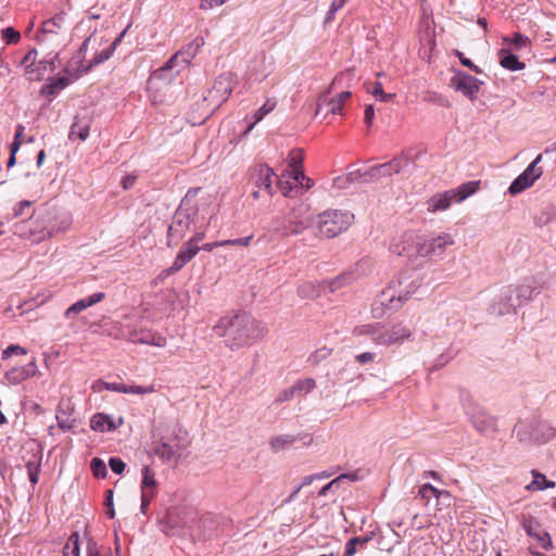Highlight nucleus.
Segmentation results:
<instances>
[{
    "label": "nucleus",
    "instance_id": "f257e3e1",
    "mask_svg": "<svg viewBox=\"0 0 556 556\" xmlns=\"http://www.w3.org/2000/svg\"><path fill=\"white\" fill-rule=\"evenodd\" d=\"M214 330L231 350L250 345L264 336L261 324L244 312L220 318Z\"/></svg>",
    "mask_w": 556,
    "mask_h": 556
},
{
    "label": "nucleus",
    "instance_id": "f03ea898",
    "mask_svg": "<svg viewBox=\"0 0 556 556\" xmlns=\"http://www.w3.org/2000/svg\"><path fill=\"white\" fill-rule=\"evenodd\" d=\"M541 289L542 287L533 277L526 278L520 285L506 286L491 305L490 312L497 316L516 313L518 307L529 303L534 295L541 292Z\"/></svg>",
    "mask_w": 556,
    "mask_h": 556
},
{
    "label": "nucleus",
    "instance_id": "7ed1b4c3",
    "mask_svg": "<svg viewBox=\"0 0 556 556\" xmlns=\"http://www.w3.org/2000/svg\"><path fill=\"white\" fill-rule=\"evenodd\" d=\"M311 226L308 217H304L295 208L273 218L268 230L258 240L271 242L277 238L299 236Z\"/></svg>",
    "mask_w": 556,
    "mask_h": 556
},
{
    "label": "nucleus",
    "instance_id": "20e7f679",
    "mask_svg": "<svg viewBox=\"0 0 556 556\" xmlns=\"http://www.w3.org/2000/svg\"><path fill=\"white\" fill-rule=\"evenodd\" d=\"M190 445L187 431L178 428L170 434L163 435L152 447V454L157 456L164 464L177 466Z\"/></svg>",
    "mask_w": 556,
    "mask_h": 556
},
{
    "label": "nucleus",
    "instance_id": "39448f33",
    "mask_svg": "<svg viewBox=\"0 0 556 556\" xmlns=\"http://www.w3.org/2000/svg\"><path fill=\"white\" fill-rule=\"evenodd\" d=\"M419 285L409 280L407 277L399 278L397 281H392L390 286L381 292L378 302L390 311H396L416 292Z\"/></svg>",
    "mask_w": 556,
    "mask_h": 556
},
{
    "label": "nucleus",
    "instance_id": "423d86ee",
    "mask_svg": "<svg viewBox=\"0 0 556 556\" xmlns=\"http://www.w3.org/2000/svg\"><path fill=\"white\" fill-rule=\"evenodd\" d=\"M354 215L349 211L327 210L317 216V228L326 238H334L353 223Z\"/></svg>",
    "mask_w": 556,
    "mask_h": 556
},
{
    "label": "nucleus",
    "instance_id": "0eeeda50",
    "mask_svg": "<svg viewBox=\"0 0 556 556\" xmlns=\"http://www.w3.org/2000/svg\"><path fill=\"white\" fill-rule=\"evenodd\" d=\"M516 437L520 442L545 443L556 435V430L545 421L526 420L515 426Z\"/></svg>",
    "mask_w": 556,
    "mask_h": 556
},
{
    "label": "nucleus",
    "instance_id": "6e6552de",
    "mask_svg": "<svg viewBox=\"0 0 556 556\" xmlns=\"http://www.w3.org/2000/svg\"><path fill=\"white\" fill-rule=\"evenodd\" d=\"M188 202L182 200L174 216L172 224L167 230V245H177L178 242L186 236L193 223V217L197 211L193 207L187 206Z\"/></svg>",
    "mask_w": 556,
    "mask_h": 556
},
{
    "label": "nucleus",
    "instance_id": "1a4fd4ad",
    "mask_svg": "<svg viewBox=\"0 0 556 556\" xmlns=\"http://www.w3.org/2000/svg\"><path fill=\"white\" fill-rule=\"evenodd\" d=\"M455 243L454 237L451 233L441 232L435 238L426 239L418 236L416 243L413 245L414 252L408 251L409 257H427V256H441L444 254L448 247Z\"/></svg>",
    "mask_w": 556,
    "mask_h": 556
},
{
    "label": "nucleus",
    "instance_id": "9d476101",
    "mask_svg": "<svg viewBox=\"0 0 556 556\" xmlns=\"http://www.w3.org/2000/svg\"><path fill=\"white\" fill-rule=\"evenodd\" d=\"M47 222H49V219L43 216L24 220L16 225L15 232L18 236L25 237L35 243H39L48 238L53 237L54 230L47 229Z\"/></svg>",
    "mask_w": 556,
    "mask_h": 556
},
{
    "label": "nucleus",
    "instance_id": "9b49d317",
    "mask_svg": "<svg viewBox=\"0 0 556 556\" xmlns=\"http://www.w3.org/2000/svg\"><path fill=\"white\" fill-rule=\"evenodd\" d=\"M233 81L235 75L231 72H225L220 74L215 79L212 89L207 91V96L204 97V101L210 102V104L214 108H218L230 96Z\"/></svg>",
    "mask_w": 556,
    "mask_h": 556
},
{
    "label": "nucleus",
    "instance_id": "f8f14e48",
    "mask_svg": "<svg viewBox=\"0 0 556 556\" xmlns=\"http://www.w3.org/2000/svg\"><path fill=\"white\" fill-rule=\"evenodd\" d=\"M542 161V154H539L529 165L528 167L513 180L508 188V192L511 195H516L526 189L530 188L538 178L541 177L543 170L541 167H538L539 163Z\"/></svg>",
    "mask_w": 556,
    "mask_h": 556
},
{
    "label": "nucleus",
    "instance_id": "ddd939ff",
    "mask_svg": "<svg viewBox=\"0 0 556 556\" xmlns=\"http://www.w3.org/2000/svg\"><path fill=\"white\" fill-rule=\"evenodd\" d=\"M121 337L128 339L132 343L150 344L159 348L166 345V338L162 334L153 332L150 329L131 328L129 325L122 327Z\"/></svg>",
    "mask_w": 556,
    "mask_h": 556
},
{
    "label": "nucleus",
    "instance_id": "4468645a",
    "mask_svg": "<svg viewBox=\"0 0 556 556\" xmlns=\"http://www.w3.org/2000/svg\"><path fill=\"white\" fill-rule=\"evenodd\" d=\"M204 45L201 37L195 38L191 43L187 45L182 50L175 53L161 68V71H172L177 68L179 72L197 55L199 49Z\"/></svg>",
    "mask_w": 556,
    "mask_h": 556
},
{
    "label": "nucleus",
    "instance_id": "2eb2a0df",
    "mask_svg": "<svg viewBox=\"0 0 556 556\" xmlns=\"http://www.w3.org/2000/svg\"><path fill=\"white\" fill-rule=\"evenodd\" d=\"M412 331L403 324L393 325L387 328L380 324L379 337L376 338L377 345L389 346L392 344L402 343L405 339L410 338Z\"/></svg>",
    "mask_w": 556,
    "mask_h": 556
},
{
    "label": "nucleus",
    "instance_id": "dca6fc26",
    "mask_svg": "<svg viewBox=\"0 0 556 556\" xmlns=\"http://www.w3.org/2000/svg\"><path fill=\"white\" fill-rule=\"evenodd\" d=\"M466 414L470 418V421L475 429L480 433H492L496 430V420L494 417L489 415L480 406H471L466 409Z\"/></svg>",
    "mask_w": 556,
    "mask_h": 556
},
{
    "label": "nucleus",
    "instance_id": "f3484780",
    "mask_svg": "<svg viewBox=\"0 0 556 556\" xmlns=\"http://www.w3.org/2000/svg\"><path fill=\"white\" fill-rule=\"evenodd\" d=\"M451 85L456 91L473 100L479 92L482 81L467 73L458 72L452 77Z\"/></svg>",
    "mask_w": 556,
    "mask_h": 556
},
{
    "label": "nucleus",
    "instance_id": "a211bd4d",
    "mask_svg": "<svg viewBox=\"0 0 556 556\" xmlns=\"http://www.w3.org/2000/svg\"><path fill=\"white\" fill-rule=\"evenodd\" d=\"M37 50H29L26 55L22 59L21 65L24 66L25 73L29 80H39L42 78L48 66L53 67V59L51 61H40L36 64Z\"/></svg>",
    "mask_w": 556,
    "mask_h": 556
},
{
    "label": "nucleus",
    "instance_id": "6ab92c4d",
    "mask_svg": "<svg viewBox=\"0 0 556 556\" xmlns=\"http://www.w3.org/2000/svg\"><path fill=\"white\" fill-rule=\"evenodd\" d=\"M410 162L412 156L408 153H402L390 162L376 165L375 170L380 175V177L392 176L404 170L410 164Z\"/></svg>",
    "mask_w": 556,
    "mask_h": 556
},
{
    "label": "nucleus",
    "instance_id": "aec40b11",
    "mask_svg": "<svg viewBox=\"0 0 556 556\" xmlns=\"http://www.w3.org/2000/svg\"><path fill=\"white\" fill-rule=\"evenodd\" d=\"M275 176L273 169L265 165L258 164L253 168L252 180L258 189L265 190L268 194L274 193L273 177Z\"/></svg>",
    "mask_w": 556,
    "mask_h": 556
},
{
    "label": "nucleus",
    "instance_id": "412c9836",
    "mask_svg": "<svg viewBox=\"0 0 556 556\" xmlns=\"http://www.w3.org/2000/svg\"><path fill=\"white\" fill-rule=\"evenodd\" d=\"M200 251V245L194 243L185 242L177 253L172 266L168 268L170 274L179 271L185 265H187Z\"/></svg>",
    "mask_w": 556,
    "mask_h": 556
},
{
    "label": "nucleus",
    "instance_id": "4be33fe9",
    "mask_svg": "<svg viewBox=\"0 0 556 556\" xmlns=\"http://www.w3.org/2000/svg\"><path fill=\"white\" fill-rule=\"evenodd\" d=\"M453 202H456V191L454 189L435 193L427 201V211L431 213L445 211Z\"/></svg>",
    "mask_w": 556,
    "mask_h": 556
},
{
    "label": "nucleus",
    "instance_id": "5701e85b",
    "mask_svg": "<svg viewBox=\"0 0 556 556\" xmlns=\"http://www.w3.org/2000/svg\"><path fill=\"white\" fill-rule=\"evenodd\" d=\"M36 371L37 365L35 361H33L24 366L11 368L5 372L4 378L10 384H18L29 377L35 376Z\"/></svg>",
    "mask_w": 556,
    "mask_h": 556
},
{
    "label": "nucleus",
    "instance_id": "b1692460",
    "mask_svg": "<svg viewBox=\"0 0 556 556\" xmlns=\"http://www.w3.org/2000/svg\"><path fill=\"white\" fill-rule=\"evenodd\" d=\"M302 440L303 444L308 445L312 442V438L308 434L305 435H293V434H279L273 437L269 440V446L274 452H280L287 447L293 445L296 441Z\"/></svg>",
    "mask_w": 556,
    "mask_h": 556
},
{
    "label": "nucleus",
    "instance_id": "393cba45",
    "mask_svg": "<svg viewBox=\"0 0 556 556\" xmlns=\"http://www.w3.org/2000/svg\"><path fill=\"white\" fill-rule=\"evenodd\" d=\"M417 238L418 236H415L413 232H405L401 238L393 239L389 249L395 255H405L410 258L408 251L414 252L413 245L416 243Z\"/></svg>",
    "mask_w": 556,
    "mask_h": 556
},
{
    "label": "nucleus",
    "instance_id": "a878e982",
    "mask_svg": "<svg viewBox=\"0 0 556 556\" xmlns=\"http://www.w3.org/2000/svg\"><path fill=\"white\" fill-rule=\"evenodd\" d=\"M105 298L104 292H96L85 299H80L73 303L64 313L66 318H73L75 315L87 309L88 307L101 302Z\"/></svg>",
    "mask_w": 556,
    "mask_h": 556
},
{
    "label": "nucleus",
    "instance_id": "bb28decb",
    "mask_svg": "<svg viewBox=\"0 0 556 556\" xmlns=\"http://www.w3.org/2000/svg\"><path fill=\"white\" fill-rule=\"evenodd\" d=\"M141 493H151L156 495L157 493V481L155 479V471L151 466L146 465L141 469Z\"/></svg>",
    "mask_w": 556,
    "mask_h": 556
},
{
    "label": "nucleus",
    "instance_id": "cd10ccee",
    "mask_svg": "<svg viewBox=\"0 0 556 556\" xmlns=\"http://www.w3.org/2000/svg\"><path fill=\"white\" fill-rule=\"evenodd\" d=\"M64 26V15L56 14L42 23L40 34L37 36L39 41L45 40L46 35H56Z\"/></svg>",
    "mask_w": 556,
    "mask_h": 556
},
{
    "label": "nucleus",
    "instance_id": "c85d7f7f",
    "mask_svg": "<svg viewBox=\"0 0 556 556\" xmlns=\"http://www.w3.org/2000/svg\"><path fill=\"white\" fill-rule=\"evenodd\" d=\"M500 64L509 71H521L525 68V63L520 62L517 55L513 54L508 49L502 48L498 51Z\"/></svg>",
    "mask_w": 556,
    "mask_h": 556
},
{
    "label": "nucleus",
    "instance_id": "c756f323",
    "mask_svg": "<svg viewBox=\"0 0 556 556\" xmlns=\"http://www.w3.org/2000/svg\"><path fill=\"white\" fill-rule=\"evenodd\" d=\"M531 475L533 480L526 486L527 491H543L545 489H553L556 485L554 481L547 480L545 475L541 473L536 469L531 470Z\"/></svg>",
    "mask_w": 556,
    "mask_h": 556
},
{
    "label": "nucleus",
    "instance_id": "7c9ffc66",
    "mask_svg": "<svg viewBox=\"0 0 556 556\" xmlns=\"http://www.w3.org/2000/svg\"><path fill=\"white\" fill-rule=\"evenodd\" d=\"M357 479H358V475L356 472L342 473V475L338 476L337 478H334L333 480H331L326 485H324L319 490L318 495L326 496L328 494V492H334L336 490H338L341 486V484L344 483L345 481H356Z\"/></svg>",
    "mask_w": 556,
    "mask_h": 556
},
{
    "label": "nucleus",
    "instance_id": "2f4dec72",
    "mask_svg": "<svg viewBox=\"0 0 556 556\" xmlns=\"http://www.w3.org/2000/svg\"><path fill=\"white\" fill-rule=\"evenodd\" d=\"M374 538V532H370L364 536H353L351 538L344 547L343 556H354L358 548H364L369 541Z\"/></svg>",
    "mask_w": 556,
    "mask_h": 556
},
{
    "label": "nucleus",
    "instance_id": "473e14b6",
    "mask_svg": "<svg viewBox=\"0 0 556 556\" xmlns=\"http://www.w3.org/2000/svg\"><path fill=\"white\" fill-rule=\"evenodd\" d=\"M276 104L277 102L275 100L268 99L251 117L252 122H250L245 134L250 132L257 123H260L267 114L274 111Z\"/></svg>",
    "mask_w": 556,
    "mask_h": 556
},
{
    "label": "nucleus",
    "instance_id": "72a5a7b5",
    "mask_svg": "<svg viewBox=\"0 0 556 556\" xmlns=\"http://www.w3.org/2000/svg\"><path fill=\"white\" fill-rule=\"evenodd\" d=\"M324 109H326L327 113H331V114H341L342 113V104L340 102H338L336 99L329 100L327 98V94H323L319 98V102H318L315 115L316 116L319 115Z\"/></svg>",
    "mask_w": 556,
    "mask_h": 556
},
{
    "label": "nucleus",
    "instance_id": "f704fd0d",
    "mask_svg": "<svg viewBox=\"0 0 556 556\" xmlns=\"http://www.w3.org/2000/svg\"><path fill=\"white\" fill-rule=\"evenodd\" d=\"M441 495H448V492L441 491L430 483L422 484L418 490V496L425 501L426 505H428L432 497L439 500Z\"/></svg>",
    "mask_w": 556,
    "mask_h": 556
},
{
    "label": "nucleus",
    "instance_id": "c9c22d12",
    "mask_svg": "<svg viewBox=\"0 0 556 556\" xmlns=\"http://www.w3.org/2000/svg\"><path fill=\"white\" fill-rule=\"evenodd\" d=\"M63 556H80L79 533L73 532L63 547Z\"/></svg>",
    "mask_w": 556,
    "mask_h": 556
},
{
    "label": "nucleus",
    "instance_id": "e433bc0d",
    "mask_svg": "<svg viewBox=\"0 0 556 556\" xmlns=\"http://www.w3.org/2000/svg\"><path fill=\"white\" fill-rule=\"evenodd\" d=\"M380 323L363 325L356 327L353 331L355 336H366L376 344V338L379 337Z\"/></svg>",
    "mask_w": 556,
    "mask_h": 556
},
{
    "label": "nucleus",
    "instance_id": "4c0bfd02",
    "mask_svg": "<svg viewBox=\"0 0 556 556\" xmlns=\"http://www.w3.org/2000/svg\"><path fill=\"white\" fill-rule=\"evenodd\" d=\"M89 136V124L83 123L79 121H76L71 126L70 130V139L74 140L76 138L80 139L81 141H85Z\"/></svg>",
    "mask_w": 556,
    "mask_h": 556
},
{
    "label": "nucleus",
    "instance_id": "58836bf2",
    "mask_svg": "<svg viewBox=\"0 0 556 556\" xmlns=\"http://www.w3.org/2000/svg\"><path fill=\"white\" fill-rule=\"evenodd\" d=\"M479 188L478 181H468L459 186L456 191V202H460L467 199L469 195L473 194Z\"/></svg>",
    "mask_w": 556,
    "mask_h": 556
},
{
    "label": "nucleus",
    "instance_id": "ea45409f",
    "mask_svg": "<svg viewBox=\"0 0 556 556\" xmlns=\"http://www.w3.org/2000/svg\"><path fill=\"white\" fill-rule=\"evenodd\" d=\"M86 556H112L110 549H104L92 538H87Z\"/></svg>",
    "mask_w": 556,
    "mask_h": 556
},
{
    "label": "nucleus",
    "instance_id": "a19ab883",
    "mask_svg": "<svg viewBox=\"0 0 556 556\" xmlns=\"http://www.w3.org/2000/svg\"><path fill=\"white\" fill-rule=\"evenodd\" d=\"M367 91L381 102H390L395 97L394 93H386L380 81L371 84V87H369Z\"/></svg>",
    "mask_w": 556,
    "mask_h": 556
},
{
    "label": "nucleus",
    "instance_id": "79ce46f5",
    "mask_svg": "<svg viewBox=\"0 0 556 556\" xmlns=\"http://www.w3.org/2000/svg\"><path fill=\"white\" fill-rule=\"evenodd\" d=\"M113 53H114V51H111L110 47L96 53L94 56L92 58V60L89 62V64L83 68V72H88L93 66H97V65L103 63L104 61L109 60Z\"/></svg>",
    "mask_w": 556,
    "mask_h": 556
},
{
    "label": "nucleus",
    "instance_id": "37998d69",
    "mask_svg": "<svg viewBox=\"0 0 556 556\" xmlns=\"http://www.w3.org/2000/svg\"><path fill=\"white\" fill-rule=\"evenodd\" d=\"M26 469H27V473H28L30 483L35 485L39 479L40 458L37 459L34 456V459H30L26 463Z\"/></svg>",
    "mask_w": 556,
    "mask_h": 556
},
{
    "label": "nucleus",
    "instance_id": "c03bdc74",
    "mask_svg": "<svg viewBox=\"0 0 556 556\" xmlns=\"http://www.w3.org/2000/svg\"><path fill=\"white\" fill-rule=\"evenodd\" d=\"M298 294L302 299H313L318 295V288L314 282L307 281L298 288Z\"/></svg>",
    "mask_w": 556,
    "mask_h": 556
},
{
    "label": "nucleus",
    "instance_id": "a18cd8bd",
    "mask_svg": "<svg viewBox=\"0 0 556 556\" xmlns=\"http://www.w3.org/2000/svg\"><path fill=\"white\" fill-rule=\"evenodd\" d=\"M315 387H316L315 380L312 378L299 380L293 386L295 393L299 395H305V394L309 393Z\"/></svg>",
    "mask_w": 556,
    "mask_h": 556
},
{
    "label": "nucleus",
    "instance_id": "49530a36",
    "mask_svg": "<svg viewBox=\"0 0 556 556\" xmlns=\"http://www.w3.org/2000/svg\"><path fill=\"white\" fill-rule=\"evenodd\" d=\"M109 421V416L98 413L94 414L90 420V427L94 431L104 432L106 431V422Z\"/></svg>",
    "mask_w": 556,
    "mask_h": 556
},
{
    "label": "nucleus",
    "instance_id": "de8ad7c7",
    "mask_svg": "<svg viewBox=\"0 0 556 556\" xmlns=\"http://www.w3.org/2000/svg\"><path fill=\"white\" fill-rule=\"evenodd\" d=\"M503 42L513 45L516 49H521L530 43V39L520 33H516L513 38L504 37Z\"/></svg>",
    "mask_w": 556,
    "mask_h": 556
},
{
    "label": "nucleus",
    "instance_id": "09e8293b",
    "mask_svg": "<svg viewBox=\"0 0 556 556\" xmlns=\"http://www.w3.org/2000/svg\"><path fill=\"white\" fill-rule=\"evenodd\" d=\"M90 468H91L93 476L97 478H105L108 475V469H106L105 463L98 457H94L91 459Z\"/></svg>",
    "mask_w": 556,
    "mask_h": 556
},
{
    "label": "nucleus",
    "instance_id": "8fccbe9b",
    "mask_svg": "<svg viewBox=\"0 0 556 556\" xmlns=\"http://www.w3.org/2000/svg\"><path fill=\"white\" fill-rule=\"evenodd\" d=\"M353 175H356V179L363 184L374 182L376 179L380 178V175L375 170V166L370 167L365 172L357 170Z\"/></svg>",
    "mask_w": 556,
    "mask_h": 556
},
{
    "label": "nucleus",
    "instance_id": "3c124183",
    "mask_svg": "<svg viewBox=\"0 0 556 556\" xmlns=\"http://www.w3.org/2000/svg\"><path fill=\"white\" fill-rule=\"evenodd\" d=\"M1 39L7 45L17 43L21 39V34L13 27H7L1 31Z\"/></svg>",
    "mask_w": 556,
    "mask_h": 556
},
{
    "label": "nucleus",
    "instance_id": "603ef678",
    "mask_svg": "<svg viewBox=\"0 0 556 556\" xmlns=\"http://www.w3.org/2000/svg\"><path fill=\"white\" fill-rule=\"evenodd\" d=\"M345 2L346 0H332L325 17L326 24L331 23L334 20L336 13L344 7Z\"/></svg>",
    "mask_w": 556,
    "mask_h": 556
},
{
    "label": "nucleus",
    "instance_id": "864d4df0",
    "mask_svg": "<svg viewBox=\"0 0 556 556\" xmlns=\"http://www.w3.org/2000/svg\"><path fill=\"white\" fill-rule=\"evenodd\" d=\"M27 351L17 344H11L2 351L1 358L3 361L9 359L12 355H25Z\"/></svg>",
    "mask_w": 556,
    "mask_h": 556
},
{
    "label": "nucleus",
    "instance_id": "5fc2aeb1",
    "mask_svg": "<svg viewBox=\"0 0 556 556\" xmlns=\"http://www.w3.org/2000/svg\"><path fill=\"white\" fill-rule=\"evenodd\" d=\"M45 217H47L49 219V222H47V229L54 230L53 237L60 232H64L70 227V224H71L68 218H63L62 227H58V223H55L49 215H46Z\"/></svg>",
    "mask_w": 556,
    "mask_h": 556
},
{
    "label": "nucleus",
    "instance_id": "6e6d98bb",
    "mask_svg": "<svg viewBox=\"0 0 556 556\" xmlns=\"http://www.w3.org/2000/svg\"><path fill=\"white\" fill-rule=\"evenodd\" d=\"M302 163H303L302 151L301 150H292L290 152V164H289L291 172L302 168Z\"/></svg>",
    "mask_w": 556,
    "mask_h": 556
},
{
    "label": "nucleus",
    "instance_id": "4d7b16f0",
    "mask_svg": "<svg viewBox=\"0 0 556 556\" xmlns=\"http://www.w3.org/2000/svg\"><path fill=\"white\" fill-rule=\"evenodd\" d=\"M109 466L111 470L116 475L123 473L126 468V464L118 457H111L109 459Z\"/></svg>",
    "mask_w": 556,
    "mask_h": 556
},
{
    "label": "nucleus",
    "instance_id": "13d9d810",
    "mask_svg": "<svg viewBox=\"0 0 556 556\" xmlns=\"http://www.w3.org/2000/svg\"><path fill=\"white\" fill-rule=\"evenodd\" d=\"M68 85V78L66 77H60L58 78L54 83L50 84L47 88H48V92L50 94H54L56 93L58 91H60L61 89H63L64 87H66Z\"/></svg>",
    "mask_w": 556,
    "mask_h": 556
},
{
    "label": "nucleus",
    "instance_id": "bf43d9fd",
    "mask_svg": "<svg viewBox=\"0 0 556 556\" xmlns=\"http://www.w3.org/2000/svg\"><path fill=\"white\" fill-rule=\"evenodd\" d=\"M127 393L131 394H148L154 392L153 386H127Z\"/></svg>",
    "mask_w": 556,
    "mask_h": 556
},
{
    "label": "nucleus",
    "instance_id": "052dcab7",
    "mask_svg": "<svg viewBox=\"0 0 556 556\" xmlns=\"http://www.w3.org/2000/svg\"><path fill=\"white\" fill-rule=\"evenodd\" d=\"M331 353V350L330 349H327V348H323V349H319L317 351H315L311 356H309V362H312L313 364H317L319 363L321 359H325L327 358Z\"/></svg>",
    "mask_w": 556,
    "mask_h": 556
},
{
    "label": "nucleus",
    "instance_id": "680f3d73",
    "mask_svg": "<svg viewBox=\"0 0 556 556\" xmlns=\"http://www.w3.org/2000/svg\"><path fill=\"white\" fill-rule=\"evenodd\" d=\"M534 538L538 540L543 549L548 551L553 547L552 540L547 532L538 533Z\"/></svg>",
    "mask_w": 556,
    "mask_h": 556
},
{
    "label": "nucleus",
    "instance_id": "e2e57ef3",
    "mask_svg": "<svg viewBox=\"0 0 556 556\" xmlns=\"http://www.w3.org/2000/svg\"><path fill=\"white\" fill-rule=\"evenodd\" d=\"M295 390L292 387L281 391L275 400V403H283L290 401L295 395Z\"/></svg>",
    "mask_w": 556,
    "mask_h": 556
},
{
    "label": "nucleus",
    "instance_id": "0e129e2a",
    "mask_svg": "<svg viewBox=\"0 0 556 556\" xmlns=\"http://www.w3.org/2000/svg\"><path fill=\"white\" fill-rule=\"evenodd\" d=\"M252 239H253V236H248L244 238H238V239H231V240H224V247L225 245L247 247L250 244Z\"/></svg>",
    "mask_w": 556,
    "mask_h": 556
},
{
    "label": "nucleus",
    "instance_id": "69168bd1",
    "mask_svg": "<svg viewBox=\"0 0 556 556\" xmlns=\"http://www.w3.org/2000/svg\"><path fill=\"white\" fill-rule=\"evenodd\" d=\"M457 55L459 58V61L460 63L468 67L469 70H471L472 72L477 73V74H480L482 71L479 66H477L476 64H473L471 62V60H469L468 58H466L462 52H457Z\"/></svg>",
    "mask_w": 556,
    "mask_h": 556
},
{
    "label": "nucleus",
    "instance_id": "338daca9",
    "mask_svg": "<svg viewBox=\"0 0 556 556\" xmlns=\"http://www.w3.org/2000/svg\"><path fill=\"white\" fill-rule=\"evenodd\" d=\"M155 497V495L151 494V493H141V505H140V510L142 514H147L148 511V507L151 503V501Z\"/></svg>",
    "mask_w": 556,
    "mask_h": 556
},
{
    "label": "nucleus",
    "instance_id": "774afa93",
    "mask_svg": "<svg viewBox=\"0 0 556 556\" xmlns=\"http://www.w3.org/2000/svg\"><path fill=\"white\" fill-rule=\"evenodd\" d=\"M376 354L372 352H364L355 356V361L359 364L370 363L375 359Z\"/></svg>",
    "mask_w": 556,
    "mask_h": 556
}]
</instances>
